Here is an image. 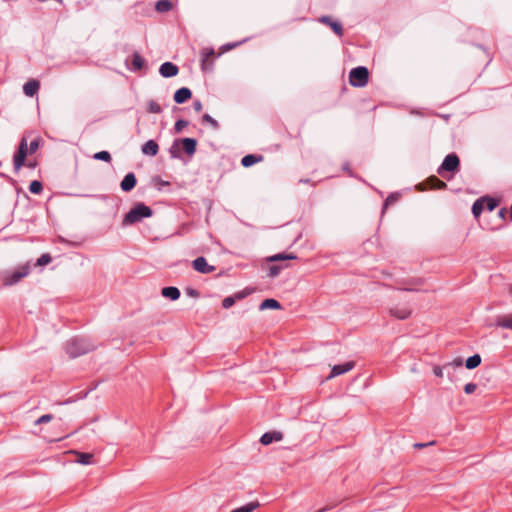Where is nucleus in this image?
<instances>
[{
  "label": "nucleus",
  "mask_w": 512,
  "mask_h": 512,
  "mask_svg": "<svg viewBox=\"0 0 512 512\" xmlns=\"http://www.w3.org/2000/svg\"><path fill=\"white\" fill-rule=\"evenodd\" d=\"M152 210L143 203L135 205L124 217L123 225H131L141 221L143 218L150 217Z\"/></svg>",
  "instance_id": "obj_1"
},
{
  "label": "nucleus",
  "mask_w": 512,
  "mask_h": 512,
  "mask_svg": "<svg viewBox=\"0 0 512 512\" xmlns=\"http://www.w3.org/2000/svg\"><path fill=\"white\" fill-rule=\"evenodd\" d=\"M369 72L366 67L353 68L349 73V83L354 87H363L367 84Z\"/></svg>",
  "instance_id": "obj_2"
},
{
  "label": "nucleus",
  "mask_w": 512,
  "mask_h": 512,
  "mask_svg": "<svg viewBox=\"0 0 512 512\" xmlns=\"http://www.w3.org/2000/svg\"><path fill=\"white\" fill-rule=\"evenodd\" d=\"M181 145L184 152L192 156L196 152L197 141L194 138H183L179 140H175L171 147V154L173 157H178V153L176 152V148Z\"/></svg>",
  "instance_id": "obj_3"
},
{
  "label": "nucleus",
  "mask_w": 512,
  "mask_h": 512,
  "mask_svg": "<svg viewBox=\"0 0 512 512\" xmlns=\"http://www.w3.org/2000/svg\"><path fill=\"white\" fill-rule=\"evenodd\" d=\"M29 271L30 267L28 264L22 265L15 271L6 273L3 277V284L5 286H12L18 283L22 278L26 277L29 274Z\"/></svg>",
  "instance_id": "obj_4"
},
{
  "label": "nucleus",
  "mask_w": 512,
  "mask_h": 512,
  "mask_svg": "<svg viewBox=\"0 0 512 512\" xmlns=\"http://www.w3.org/2000/svg\"><path fill=\"white\" fill-rule=\"evenodd\" d=\"M28 153L29 152H28V145H27L26 138H22L19 143L18 150L15 153L14 158H13V165H14L15 171H19L21 169V167L24 165V161H25Z\"/></svg>",
  "instance_id": "obj_5"
},
{
  "label": "nucleus",
  "mask_w": 512,
  "mask_h": 512,
  "mask_svg": "<svg viewBox=\"0 0 512 512\" xmlns=\"http://www.w3.org/2000/svg\"><path fill=\"white\" fill-rule=\"evenodd\" d=\"M459 165V157L454 153L449 154L442 162L440 168L438 169V173L441 174L442 171L456 172L459 170Z\"/></svg>",
  "instance_id": "obj_6"
},
{
  "label": "nucleus",
  "mask_w": 512,
  "mask_h": 512,
  "mask_svg": "<svg viewBox=\"0 0 512 512\" xmlns=\"http://www.w3.org/2000/svg\"><path fill=\"white\" fill-rule=\"evenodd\" d=\"M355 367L354 361H348L343 364L335 365L332 367L330 374L326 377V380H331L334 377L340 376L351 371Z\"/></svg>",
  "instance_id": "obj_7"
},
{
  "label": "nucleus",
  "mask_w": 512,
  "mask_h": 512,
  "mask_svg": "<svg viewBox=\"0 0 512 512\" xmlns=\"http://www.w3.org/2000/svg\"><path fill=\"white\" fill-rule=\"evenodd\" d=\"M389 314L398 320H406L412 315V308L408 305L394 306L389 309Z\"/></svg>",
  "instance_id": "obj_8"
},
{
  "label": "nucleus",
  "mask_w": 512,
  "mask_h": 512,
  "mask_svg": "<svg viewBox=\"0 0 512 512\" xmlns=\"http://www.w3.org/2000/svg\"><path fill=\"white\" fill-rule=\"evenodd\" d=\"M193 268L202 274H209L215 271V267L209 265L204 257H198L192 262Z\"/></svg>",
  "instance_id": "obj_9"
},
{
  "label": "nucleus",
  "mask_w": 512,
  "mask_h": 512,
  "mask_svg": "<svg viewBox=\"0 0 512 512\" xmlns=\"http://www.w3.org/2000/svg\"><path fill=\"white\" fill-rule=\"evenodd\" d=\"M215 52L213 48H203L201 51V66L203 70L211 68Z\"/></svg>",
  "instance_id": "obj_10"
},
{
  "label": "nucleus",
  "mask_w": 512,
  "mask_h": 512,
  "mask_svg": "<svg viewBox=\"0 0 512 512\" xmlns=\"http://www.w3.org/2000/svg\"><path fill=\"white\" fill-rule=\"evenodd\" d=\"M159 72L163 77L168 78L176 76L179 72V69L175 64L171 62H165L160 66Z\"/></svg>",
  "instance_id": "obj_11"
},
{
  "label": "nucleus",
  "mask_w": 512,
  "mask_h": 512,
  "mask_svg": "<svg viewBox=\"0 0 512 512\" xmlns=\"http://www.w3.org/2000/svg\"><path fill=\"white\" fill-rule=\"evenodd\" d=\"M282 439H283V434L281 432L272 431V432L264 433L260 438V442L263 445H269L274 441H281Z\"/></svg>",
  "instance_id": "obj_12"
},
{
  "label": "nucleus",
  "mask_w": 512,
  "mask_h": 512,
  "mask_svg": "<svg viewBox=\"0 0 512 512\" xmlns=\"http://www.w3.org/2000/svg\"><path fill=\"white\" fill-rule=\"evenodd\" d=\"M319 22L326 24L331 27V29L338 35L342 36L343 34V28L342 25L339 22H336L332 20L329 16H322L319 18Z\"/></svg>",
  "instance_id": "obj_13"
},
{
  "label": "nucleus",
  "mask_w": 512,
  "mask_h": 512,
  "mask_svg": "<svg viewBox=\"0 0 512 512\" xmlns=\"http://www.w3.org/2000/svg\"><path fill=\"white\" fill-rule=\"evenodd\" d=\"M423 185H427L430 189H438L443 190L447 187V184L437 178L436 176L429 177ZM422 186V184L420 185ZM425 188L420 187V190H424Z\"/></svg>",
  "instance_id": "obj_14"
},
{
  "label": "nucleus",
  "mask_w": 512,
  "mask_h": 512,
  "mask_svg": "<svg viewBox=\"0 0 512 512\" xmlns=\"http://www.w3.org/2000/svg\"><path fill=\"white\" fill-rule=\"evenodd\" d=\"M137 183V179L133 173H128L121 181L120 187L123 191H131Z\"/></svg>",
  "instance_id": "obj_15"
},
{
  "label": "nucleus",
  "mask_w": 512,
  "mask_h": 512,
  "mask_svg": "<svg viewBox=\"0 0 512 512\" xmlns=\"http://www.w3.org/2000/svg\"><path fill=\"white\" fill-rule=\"evenodd\" d=\"M39 87V81L32 79L24 84L23 91L26 96L33 97L35 94H37Z\"/></svg>",
  "instance_id": "obj_16"
},
{
  "label": "nucleus",
  "mask_w": 512,
  "mask_h": 512,
  "mask_svg": "<svg viewBox=\"0 0 512 512\" xmlns=\"http://www.w3.org/2000/svg\"><path fill=\"white\" fill-rule=\"evenodd\" d=\"M192 96L190 89L182 87L178 89L174 94V101L178 104H182L188 101Z\"/></svg>",
  "instance_id": "obj_17"
},
{
  "label": "nucleus",
  "mask_w": 512,
  "mask_h": 512,
  "mask_svg": "<svg viewBox=\"0 0 512 512\" xmlns=\"http://www.w3.org/2000/svg\"><path fill=\"white\" fill-rule=\"evenodd\" d=\"M161 295L165 298L175 301L180 297V290L177 287L172 286L164 287L161 290Z\"/></svg>",
  "instance_id": "obj_18"
},
{
  "label": "nucleus",
  "mask_w": 512,
  "mask_h": 512,
  "mask_svg": "<svg viewBox=\"0 0 512 512\" xmlns=\"http://www.w3.org/2000/svg\"><path fill=\"white\" fill-rule=\"evenodd\" d=\"M495 324L498 327L512 330V313L498 316Z\"/></svg>",
  "instance_id": "obj_19"
},
{
  "label": "nucleus",
  "mask_w": 512,
  "mask_h": 512,
  "mask_svg": "<svg viewBox=\"0 0 512 512\" xmlns=\"http://www.w3.org/2000/svg\"><path fill=\"white\" fill-rule=\"evenodd\" d=\"M158 150L159 146L154 140H149L142 146V152L145 155L155 156L158 153Z\"/></svg>",
  "instance_id": "obj_20"
},
{
  "label": "nucleus",
  "mask_w": 512,
  "mask_h": 512,
  "mask_svg": "<svg viewBox=\"0 0 512 512\" xmlns=\"http://www.w3.org/2000/svg\"><path fill=\"white\" fill-rule=\"evenodd\" d=\"M69 453L76 455L77 463H80L83 465H88V464H91V462H92L93 455L91 453H83V452H78L75 450L69 451Z\"/></svg>",
  "instance_id": "obj_21"
},
{
  "label": "nucleus",
  "mask_w": 512,
  "mask_h": 512,
  "mask_svg": "<svg viewBox=\"0 0 512 512\" xmlns=\"http://www.w3.org/2000/svg\"><path fill=\"white\" fill-rule=\"evenodd\" d=\"M281 308V305L280 303L275 300V299H265L264 301H262V303L260 304V310H265V309H280Z\"/></svg>",
  "instance_id": "obj_22"
},
{
  "label": "nucleus",
  "mask_w": 512,
  "mask_h": 512,
  "mask_svg": "<svg viewBox=\"0 0 512 512\" xmlns=\"http://www.w3.org/2000/svg\"><path fill=\"white\" fill-rule=\"evenodd\" d=\"M262 160V156H255V155H252V154H249V155H246L242 158L241 160V164L244 166V167H250L252 166L253 164L259 162Z\"/></svg>",
  "instance_id": "obj_23"
},
{
  "label": "nucleus",
  "mask_w": 512,
  "mask_h": 512,
  "mask_svg": "<svg viewBox=\"0 0 512 512\" xmlns=\"http://www.w3.org/2000/svg\"><path fill=\"white\" fill-rule=\"evenodd\" d=\"M296 258H297V256L295 254L279 253V254H275L273 256L268 257L267 261L275 262V261H284V260H294Z\"/></svg>",
  "instance_id": "obj_24"
},
{
  "label": "nucleus",
  "mask_w": 512,
  "mask_h": 512,
  "mask_svg": "<svg viewBox=\"0 0 512 512\" xmlns=\"http://www.w3.org/2000/svg\"><path fill=\"white\" fill-rule=\"evenodd\" d=\"M481 364V356L479 354H475L471 357H469L466 362L465 366L467 369H474L478 367Z\"/></svg>",
  "instance_id": "obj_25"
},
{
  "label": "nucleus",
  "mask_w": 512,
  "mask_h": 512,
  "mask_svg": "<svg viewBox=\"0 0 512 512\" xmlns=\"http://www.w3.org/2000/svg\"><path fill=\"white\" fill-rule=\"evenodd\" d=\"M172 2L169 0H160L156 3V10L158 12H168L172 9Z\"/></svg>",
  "instance_id": "obj_26"
},
{
  "label": "nucleus",
  "mask_w": 512,
  "mask_h": 512,
  "mask_svg": "<svg viewBox=\"0 0 512 512\" xmlns=\"http://www.w3.org/2000/svg\"><path fill=\"white\" fill-rule=\"evenodd\" d=\"M145 60L137 52L133 54L132 66L135 70H140L144 67Z\"/></svg>",
  "instance_id": "obj_27"
},
{
  "label": "nucleus",
  "mask_w": 512,
  "mask_h": 512,
  "mask_svg": "<svg viewBox=\"0 0 512 512\" xmlns=\"http://www.w3.org/2000/svg\"><path fill=\"white\" fill-rule=\"evenodd\" d=\"M259 506L258 502H251L245 506L236 508L231 512H253Z\"/></svg>",
  "instance_id": "obj_28"
},
{
  "label": "nucleus",
  "mask_w": 512,
  "mask_h": 512,
  "mask_svg": "<svg viewBox=\"0 0 512 512\" xmlns=\"http://www.w3.org/2000/svg\"><path fill=\"white\" fill-rule=\"evenodd\" d=\"M484 209V201L482 199L477 200L472 206V212L475 217H478Z\"/></svg>",
  "instance_id": "obj_29"
},
{
  "label": "nucleus",
  "mask_w": 512,
  "mask_h": 512,
  "mask_svg": "<svg viewBox=\"0 0 512 512\" xmlns=\"http://www.w3.org/2000/svg\"><path fill=\"white\" fill-rule=\"evenodd\" d=\"M81 344V341H73L70 345H69V348H68V352L72 355V356H77L79 354H82V353H86L88 350L87 349H83L79 352L76 351V347L78 345Z\"/></svg>",
  "instance_id": "obj_30"
},
{
  "label": "nucleus",
  "mask_w": 512,
  "mask_h": 512,
  "mask_svg": "<svg viewBox=\"0 0 512 512\" xmlns=\"http://www.w3.org/2000/svg\"><path fill=\"white\" fill-rule=\"evenodd\" d=\"M43 189L41 182L34 180L29 185V190L33 194H39Z\"/></svg>",
  "instance_id": "obj_31"
},
{
  "label": "nucleus",
  "mask_w": 512,
  "mask_h": 512,
  "mask_svg": "<svg viewBox=\"0 0 512 512\" xmlns=\"http://www.w3.org/2000/svg\"><path fill=\"white\" fill-rule=\"evenodd\" d=\"M94 159L102 160V161H105V162H110L111 161V155L107 151H100V152H97V153L94 154Z\"/></svg>",
  "instance_id": "obj_32"
},
{
  "label": "nucleus",
  "mask_w": 512,
  "mask_h": 512,
  "mask_svg": "<svg viewBox=\"0 0 512 512\" xmlns=\"http://www.w3.org/2000/svg\"><path fill=\"white\" fill-rule=\"evenodd\" d=\"M52 258L49 254H43L40 258H38L36 265L37 266H44L51 262Z\"/></svg>",
  "instance_id": "obj_33"
},
{
  "label": "nucleus",
  "mask_w": 512,
  "mask_h": 512,
  "mask_svg": "<svg viewBox=\"0 0 512 512\" xmlns=\"http://www.w3.org/2000/svg\"><path fill=\"white\" fill-rule=\"evenodd\" d=\"M482 200L484 201V206H486L489 211H493L497 206V202L492 198H483Z\"/></svg>",
  "instance_id": "obj_34"
},
{
  "label": "nucleus",
  "mask_w": 512,
  "mask_h": 512,
  "mask_svg": "<svg viewBox=\"0 0 512 512\" xmlns=\"http://www.w3.org/2000/svg\"><path fill=\"white\" fill-rule=\"evenodd\" d=\"M286 266H281V265H273L269 268V276L274 278L276 276H278V274L280 273V271L285 268Z\"/></svg>",
  "instance_id": "obj_35"
},
{
  "label": "nucleus",
  "mask_w": 512,
  "mask_h": 512,
  "mask_svg": "<svg viewBox=\"0 0 512 512\" xmlns=\"http://www.w3.org/2000/svg\"><path fill=\"white\" fill-rule=\"evenodd\" d=\"M54 419L53 415L52 414H45V415H42L41 417H39L36 421H35V425H39V424H43V423H48L50 421H52Z\"/></svg>",
  "instance_id": "obj_36"
},
{
  "label": "nucleus",
  "mask_w": 512,
  "mask_h": 512,
  "mask_svg": "<svg viewBox=\"0 0 512 512\" xmlns=\"http://www.w3.org/2000/svg\"><path fill=\"white\" fill-rule=\"evenodd\" d=\"M148 111L150 113H160L161 112V107H160V105L157 102L150 101L149 104H148Z\"/></svg>",
  "instance_id": "obj_37"
},
{
  "label": "nucleus",
  "mask_w": 512,
  "mask_h": 512,
  "mask_svg": "<svg viewBox=\"0 0 512 512\" xmlns=\"http://www.w3.org/2000/svg\"><path fill=\"white\" fill-rule=\"evenodd\" d=\"M234 303H235L234 296H229V297H226L223 299L222 306H223V308L228 309V308L232 307L234 305Z\"/></svg>",
  "instance_id": "obj_38"
},
{
  "label": "nucleus",
  "mask_w": 512,
  "mask_h": 512,
  "mask_svg": "<svg viewBox=\"0 0 512 512\" xmlns=\"http://www.w3.org/2000/svg\"><path fill=\"white\" fill-rule=\"evenodd\" d=\"M202 119L204 122L209 123L214 129L219 127L218 122L208 114H205Z\"/></svg>",
  "instance_id": "obj_39"
},
{
  "label": "nucleus",
  "mask_w": 512,
  "mask_h": 512,
  "mask_svg": "<svg viewBox=\"0 0 512 512\" xmlns=\"http://www.w3.org/2000/svg\"><path fill=\"white\" fill-rule=\"evenodd\" d=\"M188 125V122L185 121V120H178L176 123H175V131L177 133L181 132L183 128H185L186 126Z\"/></svg>",
  "instance_id": "obj_40"
},
{
  "label": "nucleus",
  "mask_w": 512,
  "mask_h": 512,
  "mask_svg": "<svg viewBox=\"0 0 512 512\" xmlns=\"http://www.w3.org/2000/svg\"><path fill=\"white\" fill-rule=\"evenodd\" d=\"M39 147V139H35L33 140L31 143H30V146L28 148V152L30 154H33L36 152V150L38 149Z\"/></svg>",
  "instance_id": "obj_41"
},
{
  "label": "nucleus",
  "mask_w": 512,
  "mask_h": 512,
  "mask_svg": "<svg viewBox=\"0 0 512 512\" xmlns=\"http://www.w3.org/2000/svg\"><path fill=\"white\" fill-rule=\"evenodd\" d=\"M477 385L475 383H468L464 386V392L466 394H472L476 390Z\"/></svg>",
  "instance_id": "obj_42"
},
{
  "label": "nucleus",
  "mask_w": 512,
  "mask_h": 512,
  "mask_svg": "<svg viewBox=\"0 0 512 512\" xmlns=\"http://www.w3.org/2000/svg\"><path fill=\"white\" fill-rule=\"evenodd\" d=\"M433 373L437 376V377H440L442 378L443 377V369L442 367L440 366H434L433 367Z\"/></svg>",
  "instance_id": "obj_43"
},
{
  "label": "nucleus",
  "mask_w": 512,
  "mask_h": 512,
  "mask_svg": "<svg viewBox=\"0 0 512 512\" xmlns=\"http://www.w3.org/2000/svg\"><path fill=\"white\" fill-rule=\"evenodd\" d=\"M434 441H431L429 443H416L414 444V447L417 448V449H421V448H424L426 446H430V445H434Z\"/></svg>",
  "instance_id": "obj_44"
},
{
  "label": "nucleus",
  "mask_w": 512,
  "mask_h": 512,
  "mask_svg": "<svg viewBox=\"0 0 512 512\" xmlns=\"http://www.w3.org/2000/svg\"><path fill=\"white\" fill-rule=\"evenodd\" d=\"M450 364L454 365L456 367H460L463 364V360H462V358L458 357V358L454 359L453 362H451Z\"/></svg>",
  "instance_id": "obj_45"
},
{
  "label": "nucleus",
  "mask_w": 512,
  "mask_h": 512,
  "mask_svg": "<svg viewBox=\"0 0 512 512\" xmlns=\"http://www.w3.org/2000/svg\"><path fill=\"white\" fill-rule=\"evenodd\" d=\"M249 294V292H238L237 294H235L234 298L235 300L236 299H243L244 297H246L247 295Z\"/></svg>",
  "instance_id": "obj_46"
},
{
  "label": "nucleus",
  "mask_w": 512,
  "mask_h": 512,
  "mask_svg": "<svg viewBox=\"0 0 512 512\" xmlns=\"http://www.w3.org/2000/svg\"><path fill=\"white\" fill-rule=\"evenodd\" d=\"M193 107L196 112H200L202 110V103L200 101H195Z\"/></svg>",
  "instance_id": "obj_47"
},
{
  "label": "nucleus",
  "mask_w": 512,
  "mask_h": 512,
  "mask_svg": "<svg viewBox=\"0 0 512 512\" xmlns=\"http://www.w3.org/2000/svg\"><path fill=\"white\" fill-rule=\"evenodd\" d=\"M506 214H507V210H506V209H501V210L499 211V215H500V217H502V218H504Z\"/></svg>",
  "instance_id": "obj_48"
},
{
  "label": "nucleus",
  "mask_w": 512,
  "mask_h": 512,
  "mask_svg": "<svg viewBox=\"0 0 512 512\" xmlns=\"http://www.w3.org/2000/svg\"><path fill=\"white\" fill-rule=\"evenodd\" d=\"M189 294L192 296H198V293L193 289L189 290Z\"/></svg>",
  "instance_id": "obj_49"
},
{
  "label": "nucleus",
  "mask_w": 512,
  "mask_h": 512,
  "mask_svg": "<svg viewBox=\"0 0 512 512\" xmlns=\"http://www.w3.org/2000/svg\"><path fill=\"white\" fill-rule=\"evenodd\" d=\"M400 290H405V291H412L413 289L410 288V287H400L399 288Z\"/></svg>",
  "instance_id": "obj_50"
},
{
  "label": "nucleus",
  "mask_w": 512,
  "mask_h": 512,
  "mask_svg": "<svg viewBox=\"0 0 512 512\" xmlns=\"http://www.w3.org/2000/svg\"><path fill=\"white\" fill-rule=\"evenodd\" d=\"M509 215H510V220H512V204H511Z\"/></svg>",
  "instance_id": "obj_51"
},
{
  "label": "nucleus",
  "mask_w": 512,
  "mask_h": 512,
  "mask_svg": "<svg viewBox=\"0 0 512 512\" xmlns=\"http://www.w3.org/2000/svg\"><path fill=\"white\" fill-rule=\"evenodd\" d=\"M28 166H29L30 168H33L35 165H34L33 163H29V164H28Z\"/></svg>",
  "instance_id": "obj_52"
},
{
  "label": "nucleus",
  "mask_w": 512,
  "mask_h": 512,
  "mask_svg": "<svg viewBox=\"0 0 512 512\" xmlns=\"http://www.w3.org/2000/svg\"><path fill=\"white\" fill-rule=\"evenodd\" d=\"M326 510H327V508H322V509H320L318 512H324V511H326Z\"/></svg>",
  "instance_id": "obj_53"
},
{
  "label": "nucleus",
  "mask_w": 512,
  "mask_h": 512,
  "mask_svg": "<svg viewBox=\"0 0 512 512\" xmlns=\"http://www.w3.org/2000/svg\"><path fill=\"white\" fill-rule=\"evenodd\" d=\"M510 292L512 293V286H511V288H510Z\"/></svg>",
  "instance_id": "obj_54"
}]
</instances>
